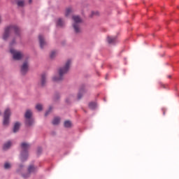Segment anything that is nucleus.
Returning <instances> with one entry per match:
<instances>
[{"label": "nucleus", "mask_w": 179, "mask_h": 179, "mask_svg": "<svg viewBox=\"0 0 179 179\" xmlns=\"http://www.w3.org/2000/svg\"><path fill=\"white\" fill-rule=\"evenodd\" d=\"M14 33L15 36H20V29L16 25H9L6 27L4 34L3 35V40H8L9 38V36Z\"/></svg>", "instance_id": "f257e3e1"}, {"label": "nucleus", "mask_w": 179, "mask_h": 179, "mask_svg": "<svg viewBox=\"0 0 179 179\" xmlns=\"http://www.w3.org/2000/svg\"><path fill=\"white\" fill-rule=\"evenodd\" d=\"M71 60H67L65 66L63 68H60L59 69V77H54L53 82H59V80H62L64 79V75L68 73L69 71V66H71Z\"/></svg>", "instance_id": "f03ea898"}, {"label": "nucleus", "mask_w": 179, "mask_h": 179, "mask_svg": "<svg viewBox=\"0 0 179 179\" xmlns=\"http://www.w3.org/2000/svg\"><path fill=\"white\" fill-rule=\"evenodd\" d=\"M21 159L22 162H25L27 160V157L29 156V149H30V145L27 143H21Z\"/></svg>", "instance_id": "7ed1b4c3"}, {"label": "nucleus", "mask_w": 179, "mask_h": 179, "mask_svg": "<svg viewBox=\"0 0 179 179\" xmlns=\"http://www.w3.org/2000/svg\"><path fill=\"white\" fill-rule=\"evenodd\" d=\"M73 20L74 21V23L73 24V27L74 29L75 33H80V23H82V18L79 17L78 15H73L72 17Z\"/></svg>", "instance_id": "20e7f679"}, {"label": "nucleus", "mask_w": 179, "mask_h": 179, "mask_svg": "<svg viewBox=\"0 0 179 179\" xmlns=\"http://www.w3.org/2000/svg\"><path fill=\"white\" fill-rule=\"evenodd\" d=\"M31 115H32L31 110H27L25 113L24 117L26 118L25 124L28 127L33 125L34 120L31 118Z\"/></svg>", "instance_id": "39448f33"}, {"label": "nucleus", "mask_w": 179, "mask_h": 179, "mask_svg": "<svg viewBox=\"0 0 179 179\" xmlns=\"http://www.w3.org/2000/svg\"><path fill=\"white\" fill-rule=\"evenodd\" d=\"M27 171L28 172L27 173L22 174L23 178H29L31 173H36V171H37V166H34V165H29L27 169Z\"/></svg>", "instance_id": "423d86ee"}, {"label": "nucleus", "mask_w": 179, "mask_h": 179, "mask_svg": "<svg viewBox=\"0 0 179 179\" xmlns=\"http://www.w3.org/2000/svg\"><path fill=\"white\" fill-rule=\"evenodd\" d=\"M9 117H10V109L7 108L4 111L3 125L4 126L9 125Z\"/></svg>", "instance_id": "0eeeda50"}, {"label": "nucleus", "mask_w": 179, "mask_h": 179, "mask_svg": "<svg viewBox=\"0 0 179 179\" xmlns=\"http://www.w3.org/2000/svg\"><path fill=\"white\" fill-rule=\"evenodd\" d=\"M10 52L13 55V59H15V61H19L22 59L23 57V55L20 52H17L15 50V49H10Z\"/></svg>", "instance_id": "6e6552de"}, {"label": "nucleus", "mask_w": 179, "mask_h": 179, "mask_svg": "<svg viewBox=\"0 0 179 179\" xmlns=\"http://www.w3.org/2000/svg\"><path fill=\"white\" fill-rule=\"evenodd\" d=\"M27 71H29V64H27V62H25L21 66L22 75H26Z\"/></svg>", "instance_id": "1a4fd4ad"}, {"label": "nucleus", "mask_w": 179, "mask_h": 179, "mask_svg": "<svg viewBox=\"0 0 179 179\" xmlns=\"http://www.w3.org/2000/svg\"><path fill=\"white\" fill-rule=\"evenodd\" d=\"M38 39H39L41 48H44V45H46L47 44L45 41H44V36H43V35H39Z\"/></svg>", "instance_id": "9d476101"}, {"label": "nucleus", "mask_w": 179, "mask_h": 179, "mask_svg": "<svg viewBox=\"0 0 179 179\" xmlns=\"http://www.w3.org/2000/svg\"><path fill=\"white\" fill-rule=\"evenodd\" d=\"M108 43L109 44H115L117 43V37L116 36H108L107 38Z\"/></svg>", "instance_id": "9b49d317"}, {"label": "nucleus", "mask_w": 179, "mask_h": 179, "mask_svg": "<svg viewBox=\"0 0 179 179\" xmlns=\"http://www.w3.org/2000/svg\"><path fill=\"white\" fill-rule=\"evenodd\" d=\"M83 93H85V86L83 85L80 88V90H79V92H78V100H80V99H82V96H83Z\"/></svg>", "instance_id": "f8f14e48"}, {"label": "nucleus", "mask_w": 179, "mask_h": 179, "mask_svg": "<svg viewBox=\"0 0 179 179\" xmlns=\"http://www.w3.org/2000/svg\"><path fill=\"white\" fill-rule=\"evenodd\" d=\"M20 128V123H19V122H15L13 127V132L14 133L17 132Z\"/></svg>", "instance_id": "ddd939ff"}, {"label": "nucleus", "mask_w": 179, "mask_h": 179, "mask_svg": "<svg viewBox=\"0 0 179 179\" xmlns=\"http://www.w3.org/2000/svg\"><path fill=\"white\" fill-rule=\"evenodd\" d=\"M10 146H12V143L10 141H8L3 145V150H8Z\"/></svg>", "instance_id": "4468645a"}, {"label": "nucleus", "mask_w": 179, "mask_h": 179, "mask_svg": "<svg viewBox=\"0 0 179 179\" xmlns=\"http://www.w3.org/2000/svg\"><path fill=\"white\" fill-rule=\"evenodd\" d=\"M59 121H61V119L59 117H55L52 121V124L58 125V124H59Z\"/></svg>", "instance_id": "2eb2a0df"}, {"label": "nucleus", "mask_w": 179, "mask_h": 179, "mask_svg": "<svg viewBox=\"0 0 179 179\" xmlns=\"http://www.w3.org/2000/svg\"><path fill=\"white\" fill-rule=\"evenodd\" d=\"M41 86H45V74L41 76Z\"/></svg>", "instance_id": "dca6fc26"}, {"label": "nucleus", "mask_w": 179, "mask_h": 179, "mask_svg": "<svg viewBox=\"0 0 179 179\" xmlns=\"http://www.w3.org/2000/svg\"><path fill=\"white\" fill-rule=\"evenodd\" d=\"M96 106H97V105L94 102H91L89 103V108L91 110H94V108H96Z\"/></svg>", "instance_id": "f3484780"}, {"label": "nucleus", "mask_w": 179, "mask_h": 179, "mask_svg": "<svg viewBox=\"0 0 179 179\" xmlns=\"http://www.w3.org/2000/svg\"><path fill=\"white\" fill-rule=\"evenodd\" d=\"M72 123L69 120H66L64 122L65 128H71Z\"/></svg>", "instance_id": "a211bd4d"}, {"label": "nucleus", "mask_w": 179, "mask_h": 179, "mask_svg": "<svg viewBox=\"0 0 179 179\" xmlns=\"http://www.w3.org/2000/svg\"><path fill=\"white\" fill-rule=\"evenodd\" d=\"M72 13V8H68L66 10L65 16L68 17L69 15H71Z\"/></svg>", "instance_id": "6ab92c4d"}, {"label": "nucleus", "mask_w": 179, "mask_h": 179, "mask_svg": "<svg viewBox=\"0 0 179 179\" xmlns=\"http://www.w3.org/2000/svg\"><path fill=\"white\" fill-rule=\"evenodd\" d=\"M57 26H60V27H62L64 26V21L61 18H59L57 22Z\"/></svg>", "instance_id": "aec40b11"}, {"label": "nucleus", "mask_w": 179, "mask_h": 179, "mask_svg": "<svg viewBox=\"0 0 179 179\" xmlns=\"http://www.w3.org/2000/svg\"><path fill=\"white\" fill-rule=\"evenodd\" d=\"M17 6H24V0H20L17 2Z\"/></svg>", "instance_id": "412c9836"}, {"label": "nucleus", "mask_w": 179, "mask_h": 179, "mask_svg": "<svg viewBox=\"0 0 179 179\" xmlns=\"http://www.w3.org/2000/svg\"><path fill=\"white\" fill-rule=\"evenodd\" d=\"M36 110H38V111H41V110H43V105L37 104L36 106Z\"/></svg>", "instance_id": "4be33fe9"}, {"label": "nucleus", "mask_w": 179, "mask_h": 179, "mask_svg": "<svg viewBox=\"0 0 179 179\" xmlns=\"http://www.w3.org/2000/svg\"><path fill=\"white\" fill-rule=\"evenodd\" d=\"M4 169H6V170H8V169H10V164L6 162L4 164Z\"/></svg>", "instance_id": "5701e85b"}, {"label": "nucleus", "mask_w": 179, "mask_h": 179, "mask_svg": "<svg viewBox=\"0 0 179 179\" xmlns=\"http://www.w3.org/2000/svg\"><path fill=\"white\" fill-rule=\"evenodd\" d=\"M93 16H99V12L98 11H92L91 14V17H93Z\"/></svg>", "instance_id": "b1692460"}, {"label": "nucleus", "mask_w": 179, "mask_h": 179, "mask_svg": "<svg viewBox=\"0 0 179 179\" xmlns=\"http://www.w3.org/2000/svg\"><path fill=\"white\" fill-rule=\"evenodd\" d=\"M55 55H57V51H52V52L50 53V58H54Z\"/></svg>", "instance_id": "393cba45"}, {"label": "nucleus", "mask_w": 179, "mask_h": 179, "mask_svg": "<svg viewBox=\"0 0 179 179\" xmlns=\"http://www.w3.org/2000/svg\"><path fill=\"white\" fill-rule=\"evenodd\" d=\"M51 110H52V108L50 107L49 110H48V111L45 113V117H47V115H48V114H50V111H51Z\"/></svg>", "instance_id": "a878e982"}, {"label": "nucleus", "mask_w": 179, "mask_h": 179, "mask_svg": "<svg viewBox=\"0 0 179 179\" xmlns=\"http://www.w3.org/2000/svg\"><path fill=\"white\" fill-rule=\"evenodd\" d=\"M41 152H43V149L41 148H38V153L40 154V153H41Z\"/></svg>", "instance_id": "bb28decb"}, {"label": "nucleus", "mask_w": 179, "mask_h": 179, "mask_svg": "<svg viewBox=\"0 0 179 179\" xmlns=\"http://www.w3.org/2000/svg\"><path fill=\"white\" fill-rule=\"evenodd\" d=\"M15 44V40H13V41L10 43V45H13Z\"/></svg>", "instance_id": "cd10ccee"}, {"label": "nucleus", "mask_w": 179, "mask_h": 179, "mask_svg": "<svg viewBox=\"0 0 179 179\" xmlns=\"http://www.w3.org/2000/svg\"><path fill=\"white\" fill-rule=\"evenodd\" d=\"M159 85L161 86V87H164V84H162V83H159Z\"/></svg>", "instance_id": "c85d7f7f"}, {"label": "nucleus", "mask_w": 179, "mask_h": 179, "mask_svg": "<svg viewBox=\"0 0 179 179\" xmlns=\"http://www.w3.org/2000/svg\"><path fill=\"white\" fill-rule=\"evenodd\" d=\"M164 115L166 114V110L164 109L162 110Z\"/></svg>", "instance_id": "c756f323"}, {"label": "nucleus", "mask_w": 179, "mask_h": 179, "mask_svg": "<svg viewBox=\"0 0 179 179\" xmlns=\"http://www.w3.org/2000/svg\"><path fill=\"white\" fill-rule=\"evenodd\" d=\"M33 2V0H29V3H31Z\"/></svg>", "instance_id": "7c9ffc66"}, {"label": "nucleus", "mask_w": 179, "mask_h": 179, "mask_svg": "<svg viewBox=\"0 0 179 179\" xmlns=\"http://www.w3.org/2000/svg\"><path fill=\"white\" fill-rule=\"evenodd\" d=\"M169 78H171V76H169Z\"/></svg>", "instance_id": "2f4dec72"}, {"label": "nucleus", "mask_w": 179, "mask_h": 179, "mask_svg": "<svg viewBox=\"0 0 179 179\" xmlns=\"http://www.w3.org/2000/svg\"><path fill=\"white\" fill-rule=\"evenodd\" d=\"M20 167H23V166H22V165H21V166H20Z\"/></svg>", "instance_id": "473e14b6"}, {"label": "nucleus", "mask_w": 179, "mask_h": 179, "mask_svg": "<svg viewBox=\"0 0 179 179\" xmlns=\"http://www.w3.org/2000/svg\"><path fill=\"white\" fill-rule=\"evenodd\" d=\"M0 23H1V17H0Z\"/></svg>", "instance_id": "72a5a7b5"}, {"label": "nucleus", "mask_w": 179, "mask_h": 179, "mask_svg": "<svg viewBox=\"0 0 179 179\" xmlns=\"http://www.w3.org/2000/svg\"><path fill=\"white\" fill-rule=\"evenodd\" d=\"M66 103H68V100H66Z\"/></svg>", "instance_id": "f704fd0d"}, {"label": "nucleus", "mask_w": 179, "mask_h": 179, "mask_svg": "<svg viewBox=\"0 0 179 179\" xmlns=\"http://www.w3.org/2000/svg\"><path fill=\"white\" fill-rule=\"evenodd\" d=\"M0 115H1V112H0Z\"/></svg>", "instance_id": "c9c22d12"}]
</instances>
